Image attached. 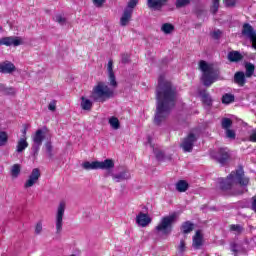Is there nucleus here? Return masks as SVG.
Returning a JSON list of instances; mask_svg holds the SVG:
<instances>
[{
	"instance_id": "27",
	"label": "nucleus",
	"mask_w": 256,
	"mask_h": 256,
	"mask_svg": "<svg viewBox=\"0 0 256 256\" xmlns=\"http://www.w3.org/2000/svg\"><path fill=\"white\" fill-rule=\"evenodd\" d=\"M108 123L115 131H117V129H121V122H119V118L115 116L110 117Z\"/></svg>"
},
{
	"instance_id": "35",
	"label": "nucleus",
	"mask_w": 256,
	"mask_h": 256,
	"mask_svg": "<svg viewBox=\"0 0 256 256\" xmlns=\"http://www.w3.org/2000/svg\"><path fill=\"white\" fill-rule=\"evenodd\" d=\"M137 3H139V0H130L127 4V7L124 9V11H131V13H133V9L137 7Z\"/></svg>"
},
{
	"instance_id": "49",
	"label": "nucleus",
	"mask_w": 256,
	"mask_h": 256,
	"mask_svg": "<svg viewBox=\"0 0 256 256\" xmlns=\"http://www.w3.org/2000/svg\"><path fill=\"white\" fill-rule=\"evenodd\" d=\"M155 156L158 159V161H163V157H165V155L161 151H155Z\"/></svg>"
},
{
	"instance_id": "23",
	"label": "nucleus",
	"mask_w": 256,
	"mask_h": 256,
	"mask_svg": "<svg viewBox=\"0 0 256 256\" xmlns=\"http://www.w3.org/2000/svg\"><path fill=\"white\" fill-rule=\"evenodd\" d=\"M243 59V55L239 51H232L228 53V61L231 63H239Z\"/></svg>"
},
{
	"instance_id": "14",
	"label": "nucleus",
	"mask_w": 256,
	"mask_h": 256,
	"mask_svg": "<svg viewBox=\"0 0 256 256\" xmlns=\"http://www.w3.org/2000/svg\"><path fill=\"white\" fill-rule=\"evenodd\" d=\"M21 38L17 36H9V37H3L0 38V45H5L6 47H19V45H22Z\"/></svg>"
},
{
	"instance_id": "7",
	"label": "nucleus",
	"mask_w": 256,
	"mask_h": 256,
	"mask_svg": "<svg viewBox=\"0 0 256 256\" xmlns=\"http://www.w3.org/2000/svg\"><path fill=\"white\" fill-rule=\"evenodd\" d=\"M67 204L65 201H61L57 207V212L55 216V227L57 235L61 234L63 231V217H65V209Z\"/></svg>"
},
{
	"instance_id": "18",
	"label": "nucleus",
	"mask_w": 256,
	"mask_h": 256,
	"mask_svg": "<svg viewBox=\"0 0 256 256\" xmlns=\"http://www.w3.org/2000/svg\"><path fill=\"white\" fill-rule=\"evenodd\" d=\"M132 17L133 13H131V10H124L122 16L120 17V26L127 27V25L131 23Z\"/></svg>"
},
{
	"instance_id": "44",
	"label": "nucleus",
	"mask_w": 256,
	"mask_h": 256,
	"mask_svg": "<svg viewBox=\"0 0 256 256\" xmlns=\"http://www.w3.org/2000/svg\"><path fill=\"white\" fill-rule=\"evenodd\" d=\"M107 0H92V3L95 7H103V4L106 2Z\"/></svg>"
},
{
	"instance_id": "15",
	"label": "nucleus",
	"mask_w": 256,
	"mask_h": 256,
	"mask_svg": "<svg viewBox=\"0 0 256 256\" xmlns=\"http://www.w3.org/2000/svg\"><path fill=\"white\" fill-rule=\"evenodd\" d=\"M15 71H17V67H15L13 62L9 60L0 62V73H3L4 75H11V73H15Z\"/></svg>"
},
{
	"instance_id": "2",
	"label": "nucleus",
	"mask_w": 256,
	"mask_h": 256,
	"mask_svg": "<svg viewBox=\"0 0 256 256\" xmlns=\"http://www.w3.org/2000/svg\"><path fill=\"white\" fill-rule=\"evenodd\" d=\"M219 188L222 191H228L230 195H242L247 191L249 185V178L245 177L243 168L232 171L226 179H218Z\"/></svg>"
},
{
	"instance_id": "30",
	"label": "nucleus",
	"mask_w": 256,
	"mask_h": 256,
	"mask_svg": "<svg viewBox=\"0 0 256 256\" xmlns=\"http://www.w3.org/2000/svg\"><path fill=\"white\" fill-rule=\"evenodd\" d=\"M245 75L246 77H253V73H255V65L251 64V63H246L245 65Z\"/></svg>"
},
{
	"instance_id": "16",
	"label": "nucleus",
	"mask_w": 256,
	"mask_h": 256,
	"mask_svg": "<svg viewBox=\"0 0 256 256\" xmlns=\"http://www.w3.org/2000/svg\"><path fill=\"white\" fill-rule=\"evenodd\" d=\"M136 223L139 225V227H147V225L151 223V217H149V214L140 212L136 216Z\"/></svg>"
},
{
	"instance_id": "51",
	"label": "nucleus",
	"mask_w": 256,
	"mask_h": 256,
	"mask_svg": "<svg viewBox=\"0 0 256 256\" xmlns=\"http://www.w3.org/2000/svg\"><path fill=\"white\" fill-rule=\"evenodd\" d=\"M231 251H233V253H237V244L231 245Z\"/></svg>"
},
{
	"instance_id": "3",
	"label": "nucleus",
	"mask_w": 256,
	"mask_h": 256,
	"mask_svg": "<svg viewBox=\"0 0 256 256\" xmlns=\"http://www.w3.org/2000/svg\"><path fill=\"white\" fill-rule=\"evenodd\" d=\"M199 69L202 72L201 81L205 87H211L219 79V70L205 60L199 62Z\"/></svg>"
},
{
	"instance_id": "19",
	"label": "nucleus",
	"mask_w": 256,
	"mask_h": 256,
	"mask_svg": "<svg viewBox=\"0 0 256 256\" xmlns=\"http://www.w3.org/2000/svg\"><path fill=\"white\" fill-rule=\"evenodd\" d=\"M167 3V0H147V5L149 9L154 11H159Z\"/></svg>"
},
{
	"instance_id": "1",
	"label": "nucleus",
	"mask_w": 256,
	"mask_h": 256,
	"mask_svg": "<svg viewBox=\"0 0 256 256\" xmlns=\"http://www.w3.org/2000/svg\"><path fill=\"white\" fill-rule=\"evenodd\" d=\"M156 101L154 123L155 125H161V123L167 121V117H169L171 109L175 107L177 101V88L165 79V75H161L158 79Z\"/></svg>"
},
{
	"instance_id": "4",
	"label": "nucleus",
	"mask_w": 256,
	"mask_h": 256,
	"mask_svg": "<svg viewBox=\"0 0 256 256\" xmlns=\"http://www.w3.org/2000/svg\"><path fill=\"white\" fill-rule=\"evenodd\" d=\"M91 99L98 103H105L109 99L115 97V92L113 88H110L109 85L105 82H98L92 89Z\"/></svg>"
},
{
	"instance_id": "47",
	"label": "nucleus",
	"mask_w": 256,
	"mask_h": 256,
	"mask_svg": "<svg viewBox=\"0 0 256 256\" xmlns=\"http://www.w3.org/2000/svg\"><path fill=\"white\" fill-rule=\"evenodd\" d=\"M65 17L61 16V15H57L56 16V22L59 23L60 25H65Z\"/></svg>"
},
{
	"instance_id": "10",
	"label": "nucleus",
	"mask_w": 256,
	"mask_h": 256,
	"mask_svg": "<svg viewBox=\"0 0 256 256\" xmlns=\"http://www.w3.org/2000/svg\"><path fill=\"white\" fill-rule=\"evenodd\" d=\"M107 73H108V87L113 90L115 93V90L118 87L117 78L115 77V72H113V60H109L107 64Z\"/></svg>"
},
{
	"instance_id": "9",
	"label": "nucleus",
	"mask_w": 256,
	"mask_h": 256,
	"mask_svg": "<svg viewBox=\"0 0 256 256\" xmlns=\"http://www.w3.org/2000/svg\"><path fill=\"white\" fill-rule=\"evenodd\" d=\"M242 35L249 39L252 43L253 49H256V31L249 23H245L242 27Z\"/></svg>"
},
{
	"instance_id": "11",
	"label": "nucleus",
	"mask_w": 256,
	"mask_h": 256,
	"mask_svg": "<svg viewBox=\"0 0 256 256\" xmlns=\"http://www.w3.org/2000/svg\"><path fill=\"white\" fill-rule=\"evenodd\" d=\"M211 157L220 163V165H225L229 161V151L227 148H220L218 152H212Z\"/></svg>"
},
{
	"instance_id": "43",
	"label": "nucleus",
	"mask_w": 256,
	"mask_h": 256,
	"mask_svg": "<svg viewBox=\"0 0 256 256\" xmlns=\"http://www.w3.org/2000/svg\"><path fill=\"white\" fill-rule=\"evenodd\" d=\"M226 137L228 139H235V137H236L235 131L231 130V129H227L226 130Z\"/></svg>"
},
{
	"instance_id": "50",
	"label": "nucleus",
	"mask_w": 256,
	"mask_h": 256,
	"mask_svg": "<svg viewBox=\"0 0 256 256\" xmlns=\"http://www.w3.org/2000/svg\"><path fill=\"white\" fill-rule=\"evenodd\" d=\"M212 37H214V39H217L218 37H221V31L220 30L214 31L212 33Z\"/></svg>"
},
{
	"instance_id": "28",
	"label": "nucleus",
	"mask_w": 256,
	"mask_h": 256,
	"mask_svg": "<svg viewBox=\"0 0 256 256\" xmlns=\"http://www.w3.org/2000/svg\"><path fill=\"white\" fill-rule=\"evenodd\" d=\"M10 173H11L12 179H17V177H19V175H21V165L20 164H14L11 167Z\"/></svg>"
},
{
	"instance_id": "21",
	"label": "nucleus",
	"mask_w": 256,
	"mask_h": 256,
	"mask_svg": "<svg viewBox=\"0 0 256 256\" xmlns=\"http://www.w3.org/2000/svg\"><path fill=\"white\" fill-rule=\"evenodd\" d=\"M29 147V143L27 142V137H22L18 140L16 145V153H23Z\"/></svg>"
},
{
	"instance_id": "20",
	"label": "nucleus",
	"mask_w": 256,
	"mask_h": 256,
	"mask_svg": "<svg viewBox=\"0 0 256 256\" xmlns=\"http://www.w3.org/2000/svg\"><path fill=\"white\" fill-rule=\"evenodd\" d=\"M203 245V235L201 234V231H196V234L193 237V244L192 247L194 249H201V246Z\"/></svg>"
},
{
	"instance_id": "5",
	"label": "nucleus",
	"mask_w": 256,
	"mask_h": 256,
	"mask_svg": "<svg viewBox=\"0 0 256 256\" xmlns=\"http://www.w3.org/2000/svg\"><path fill=\"white\" fill-rule=\"evenodd\" d=\"M177 219H179L178 212H173L162 217L160 223L156 226V231L162 233V235H171V231H173V224L177 223Z\"/></svg>"
},
{
	"instance_id": "29",
	"label": "nucleus",
	"mask_w": 256,
	"mask_h": 256,
	"mask_svg": "<svg viewBox=\"0 0 256 256\" xmlns=\"http://www.w3.org/2000/svg\"><path fill=\"white\" fill-rule=\"evenodd\" d=\"M174 30H175V26H173V24L171 23H164L161 26V31L165 33V35H169L170 33H173Z\"/></svg>"
},
{
	"instance_id": "42",
	"label": "nucleus",
	"mask_w": 256,
	"mask_h": 256,
	"mask_svg": "<svg viewBox=\"0 0 256 256\" xmlns=\"http://www.w3.org/2000/svg\"><path fill=\"white\" fill-rule=\"evenodd\" d=\"M4 93L5 95H15V93H17V90L13 87H6Z\"/></svg>"
},
{
	"instance_id": "46",
	"label": "nucleus",
	"mask_w": 256,
	"mask_h": 256,
	"mask_svg": "<svg viewBox=\"0 0 256 256\" xmlns=\"http://www.w3.org/2000/svg\"><path fill=\"white\" fill-rule=\"evenodd\" d=\"M249 141H251L252 143H256V128L251 131Z\"/></svg>"
},
{
	"instance_id": "22",
	"label": "nucleus",
	"mask_w": 256,
	"mask_h": 256,
	"mask_svg": "<svg viewBox=\"0 0 256 256\" xmlns=\"http://www.w3.org/2000/svg\"><path fill=\"white\" fill-rule=\"evenodd\" d=\"M80 107L83 109V111H91V109H93V101L89 100L85 96H82Z\"/></svg>"
},
{
	"instance_id": "25",
	"label": "nucleus",
	"mask_w": 256,
	"mask_h": 256,
	"mask_svg": "<svg viewBox=\"0 0 256 256\" xmlns=\"http://www.w3.org/2000/svg\"><path fill=\"white\" fill-rule=\"evenodd\" d=\"M200 96L204 105H207L208 107H211L213 105V99L211 98V95H209V93L204 91L200 93Z\"/></svg>"
},
{
	"instance_id": "52",
	"label": "nucleus",
	"mask_w": 256,
	"mask_h": 256,
	"mask_svg": "<svg viewBox=\"0 0 256 256\" xmlns=\"http://www.w3.org/2000/svg\"><path fill=\"white\" fill-rule=\"evenodd\" d=\"M5 89H6L5 85L0 84V93H5Z\"/></svg>"
},
{
	"instance_id": "45",
	"label": "nucleus",
	"mask_w": 256,
	"mask_h": 256,
	"mask_svg": "<svg viewBox=\"0 0 256 256\" xmlns=\"http://www.w3.org/2000/svg\"><path fill=\"white\" fill-rule=\"evenodd\" d=\"M49 111H55L57 109V102L52 100L48 105Z\"/></svg>"
},
{
	"instance_id": "12",
	"label": "nucleus",
	"mask_w": 256,
	"mask_h": 256,
	"mask_svg": "<svg viewBox=\"0 0 256 256\" xmlns=\"http://www.w3.org/2000/svg\"><path fill=\"white\" fill-rule=\"evenodd\" d=\"M40 177L41 172L38 168H34L24 183V189H30V187H33V185H37V183H39Z\"/></svg>"
},
{
	"instance_id": "6",
	"label": "nucleus",
	"mask_w": 256,
	"mask_h": 256,
	"mask_svg": "<svg viewBox=\"0 0 256 256\" xmlns=\"http://www.w3.org/2000/svg\"><path fill=\"white\" fill-rule=\"evenodd\" d=\"M82 168L85 169V171H95L97 169L111 171V169L115 168V162L113 161V159H106L104 161L93 162L86 161L82 163Z\"/></svg>"
},
{
	"instance_id": "38",
	"label": "nucleus",
	"mask_w": 256,
	"mask_h": 256,
	"mask_svg": "<svg viewBox=\"0 0 256 256\" xmlns=\"http://www.w3.org/2000/svg\"><path fill=\"white\" fill-rule=\"evenodd\" d=\"M191 3V0H176V7L180 9V7H185Z\"/></svg>"
},
{
	"instance_id": "24",
	"label": "nucleus",
	"mask_w": 256,
	"mask_h": 256,
	"mask_svg": "<svg viewBox=\"0 0 256 256\" xmlns=\"http://www.w3.org/2000/svg\"><path fill=\"white\" fill-rule=\"evenodd\" d=\"M246 75L244 72H236L234 75V81L237 83V85H240V87H243L247 80L245 79Z\"/></svg>"
},
{
	"instance_id": "54",
	"label": "nucleus",
	"mask_w": 256,
	"mask_h": 256,
	"mask_svg": "<svg viewBox=\"0 0 256 256\" xmlns=\"http://www.w3.org/2000/svg\"><path fill=\"white\" fill-rule=\"evenodd\" d=\"M122 62H123V63H127V58H124V57H123V58H122Z\"/></svg>"
},
{
	"instance_id": "36",
	"label": "nucleus",
	"mask_w": 256,
	"mask_h": 256,
	"mask_svg": "<svg viewBox=\"0 0 256 256\" xmlns=\"http://www.w3.org/2000/svg\"><path fill=\"white\" fill-rule=\"evenodd\" d=\"M35 235H41L43 233V222L38 221L35 225V230H34Z\"/></svg>"
},
{
	"instance_id": "26",
	"label": "nucleus",
	"mask_w": 256,
	"mask_h": 256,
	"mask_svg": "<svg viewBox=\"0 0 256 256\" xmlns=\"http://www.w3.org/2000/svg\"><path fill=\"white\" fill-rule=\"evenodd\" d=\"M189 189V183L185 180H180L176 183V190L179 191V193H185Z\"/></svg>"
},
{
	"instance_id": "8",
	"label": "nucleus",
	"mask_w": 256,
	"mask_h": 256,
	"mask_svg": "<svg viewBox=\"0 0 256 256\" xmlns=\"http://www.w3.org/2000/svg\"><path fill=\"white\" fill-rule=\"evenodd\" d=\"M32 150L34 151V155L39 153V149H41V145H43V141H45V131L43 129H38L32 136Z\"/></svg>"
},
{
	"instance_id": "13",
	"label": "nucleus",
	"mask_w": 256,
	"mask_h": 256,
	"mask_svg": "<svg viewBox=\"0 0 256 256\" xmlns=\"http://www.w3.org/2000/svg\"><path fill=\"white\" fill-rule=\"evenodd\" d=\"M197 141V137L190 133L186 138H184L181 143V147L185 153H191L193 151V145Z\"/></svg>"
},
{
	"instance_id": "37",
	"label": "nucleus",
	"mask_w": 256,
	"mask_h": 256,
	"mask_svg": "<svg viewBox=\"0 0 256 256\" xmlns=\"http://www.w3.org/2000/svg\"><path fill=\"white\" fill-rule=\"evenodd\" d=\"M231 125H233V121H231V119L229 118L222 119V129H225L227 131V129H229Z\"/></svg>"
},
{
	"instance_id": "41",
	"label": "nucleus",
	"mask_w": 256,
	"mask_h": 256,
	"mask_svg": "<svg viewBox=\"0 0 256 256\" xmlns=\"http://www.w3.org/2000/svg\"><path fill=\"white\" fill-rule=\"evenodd\" d=\"M211 11L215 14L219 11V0H213V5L211 7Z\"/></svg>"
},
{
	"instance_id": "40",
	"label": "nucleus",
	"mask_w": 256,
	"mask_h": 256,
	"mask_svg": "<svg viewBox=\"0 0 256 256\" xmlns=\"http://www.w3.org/2000/svg\"><path fill=\"white\" fill-rule=\"evenodd\" d=\"M46 152L48 153V157H53V145H51V142H47L45 144Z\"/></svg>"
},
{
	"instance_id": "17",
	"label": "nucleus",
	"mask_w": 256,
	"mask_h": 256,
	"mask_svg": "<svg viewBox=\"0 0 256 256\" xmlns=\"http://www.w3.org/2000/svg\"><path fill=\"white\" fill-rule=\"evenodd\" d=\"M112 179L116 183H121V181H128V179H131V173H129V170H123L118 174H112Z\"/></svg>"
},
{
	"instance_id": "34",
	"label": "nucleus",
	"mask_w": 256,
	"mask_h": 256,
	"mask_svg": "<svg viewBox=\"0 0 256 256\" xmlns=\"http://www.w3.org/2000/svg\"><path fill=\"white\" fill-rule=\"evenodd\" d=\"M182 231L183 233L187 234V233H191V231H193V223L187 221V222H184L182 224Z\"/></svg>"
},
{
	"instance_id": "32",
	"label": "nucleus",
	"mask_w": 256,
	"mask_h": 256,
	"mask_svg": "<svg viewBox=\"0 0 256 256\" xmlns=\"http://www.w3.org/2000/svg\"><path fill=\"white\" fill-rule=\"evenodd\" d=\"M235 101V96L233 94H224L222 96V103L224 105H229V103H233Z\"/></svg>"
},
{
	"instance_id": "53",
	"label": "nucleus",
	"mask_w": 256,
	"mask_h": 256,
	"mask_svg": "<svg viewBox=\"0 0 256 256\" xmlns=\"http://www.w3.org/2000/svg\"><path fill=\"white\" fill-rule=\"evenodd\" d=\"M22 135L23 137H27V126H25L24 129L22 130Z\"/></svg>"
},
{
	"instance_id": "39",
	"label": "nucleus",
	"mask_w": 256,
	"mask_h": 256,
	"mask_svg": "<svg viewBox=\"0 0 256 256\" xmlns=\"http://www.w3.org/2000/svg\"><path fill=\"white\" fill-rule=\"evenodd\" d=\"M223 3L225 7H235L239 3V0H223Z\"/></svg>"
},
{
	"instance_id": "31",
	"label": "nucleus",
	"mask_w": 256,
	"mask_h": 256,
	"mask_svg": "<svg viewBox=\"0 0 256 256\" xmlns=\"http://www.w3.org/2000/svg\"><path fill=\"white\" fill-rule=\"evenodd\" d=\"M8 141H9V135H7V132L0 131V147H5Z\"/></svg>"
},
{
	"instance_id": "33",
	"label": "nucleus",
	"mask_w": 256,
	"mask_h": 256,
	"mask_svg": "<svg viewBox=\"0 0 256 256\" xmlns=\"http://www.w3.org/2000/svg\"><path fill=\"white\" fill-rule=\"evenodd\" d=\"M230 231L235 233V235H241V233H243V226L239 224H232L230 225Z\"/></svg>"
},
{
	"instance_id": "48",
	"label": "nucleus",
	"mask_w": 256,
	"mask_h": 256,
	"mask_svg": "<svg viewBox=\"0 0 256 256\" xmlns=\"http://www.w3.org/2000/svg\"><path fill=\"white\" fill-rule=\"evenodd\" d=\"M178 251H179V253H184V251H185V240L180 241V244L178 246Z\"/></svg>"
}]
</instances>
